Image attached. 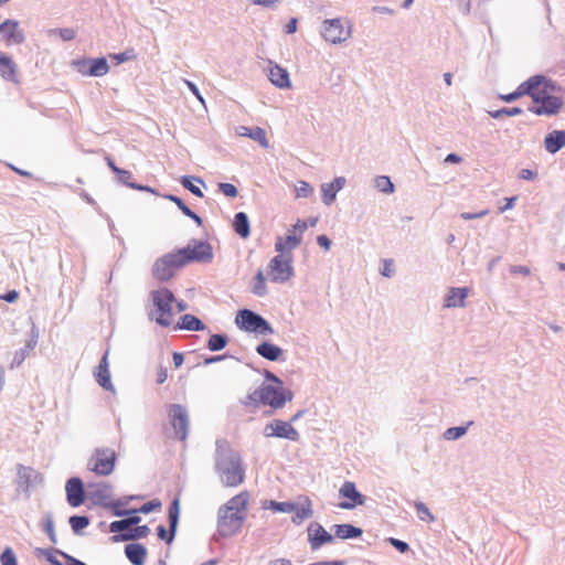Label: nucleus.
Instances as JSON below:
<instances>
[{"instance_id": "obj_1", "label": "nucleus", "mask_w": 565, "mask_h": 565, "mask_svg": "<svg viewBox=\"0 0 565 565\" xmlns=\"http://www.w3.org/2000/svg\"><path fill=\"white\" fill-rule=\"evenodd\" d=\"M192 242L193 247L189 244L157 258L151 268L152 277L160 282H167L174 277L177 270L186 264L192 262L209 263L213 259V249L209 242L195 239Z\"/></svg>"}, {"instance_id": "obj_2", "label": "nucleus", "mask_w": 565, "mask_h": 565, "mask_svg": "<svg viewBox=\"0 0 565 565\" xmlns=\"http://www.w3.org/2000/svg\"><path fill=\"white\" fill-rule=\"evenodd\" d=\"M215 470L225 487H237L244 480L245 469L241 456L226 443H216Z\"/></svg>"}, {"instance_id": "obj_3", "label": "nucleus", "mask_w": 565, "mask_h": 565, "mask_svg": "<svg viewBox=\"0 0 565 565\" xmlns=\"http://www.w3.org/2000/svg\"><path fill=\"white\" fill-rule=\"evenodd\" d=\"M150 299L154 307V311L149 313L150 319L161 327H169L172 322V303L175 301L174 294L166 288H159L150 291Z\"/></svg>"}, {"instance_id": "obj_4", "label": "nucleus", "mask_w": 565, "mask_h": 565, "mask_svg": "<svg viewBox=\"0 0 565 565\" xmlns=\"http://www.w3.org/2000/svg\"><path fill=\"white\" fill-rule=\"evenodd\" d=\"M235 323L241 330L262 335L273 334L271 324L260 315L249 309H241L235 318Z\"/></svg>"}, {"instance_id": "obj_5", "label": "nucleus", "mask_w": 565, "mask_h": 565, "mask_svg": "<svg viewBox=\"0 0 565 565\" xmlns=\"http://www.w3.org/2000/svg\"><path fill=\"white\" fill-rule=\"evenodd\" d=\"M116 452L110 448H96L87 461V469L97 476H109L115 469Z\"/></svg>"}, {"instance_id": "obj_6", "label": "nucleus", "mask_w": 565, "mask_h": 565, "mask_svg": "<svg viewBox=\"0 0 565 565\" xmlns=\"http://www.w3.org/2000/svg\"><path fill=\"white\" fill-rule=\"evenodd\" d=\"M87 488L88 498L93 504L110 509L113 514L115 510H122L121 507L126 504L122 500L110 501L113 488L109 483H88Z\"/></svg>"}, {"instance_id": "obj_7", "label": "nucleus", "mask_w": 565, "mask_h": 565, "mask_svg": "<svg viewBox=\"0 0 565 565\" xmlns=\"http://www.w3.org/2000/svg\"><path fill=\"white\" fill-rule=\"evenodd\" d=\"M245 514L237 512L224 511L220 508L217 512V532L222 537H230L235 535L243 526Z\"/></svg>"}, {"instance_id": "obj_8", "label": "nucleus", "mask_w": 565, "mask_h": 565, "mask_svg": "<svg viewBox=\"0 0 565 565\" xmlns=\"http://www.w3.org/2000/svg\"><path fill=\"white\" fill-rule=\"evenodd\" d=\"M292 255H277L269 262L268 275L273 282H286L294 275Z\"/></svg>"}, {"instance_id": "obj_9", "label": "nucleus", "mask_w": 565, "mask_h": 565, "mask_svg": "<svg viewBox=\"0 0 565 565\" xmlns=\"http://www.w3.org/2000/svg\"><path fill=\"white\" fill-rule=\"evenodd\" d=\"M72 65L83 76L102 77L109 72L106 57H83L74 60Z\"/></svg>"}, {"instance_id": "obj_10", "label": "nucleus", "mask_w": 565, "mask_h": 565, "mask_svg": "<svg viewBox=\"0 0 565 565\" xmlns=\"http://www.w3.org/2000/svg\"><path fill=\"white\" fill-rule=\"evenodd\" d=\"M168 416L175 437L180 440H185L190 426L186 408L181 404H171L168 409Z\"/></svg>"}, {"instance_id": "obj_11", "label": "nucleus", "mask_w": 565, "mask_h": 565, "mask_svg": "<svg viewBox=\"0 0 565 565\" xmlns=\"http://www.w3.org/2000/svg\"><path fill=\"white\" fill-rule=\"evenodd\" d=\"M322 36L326 41L332 44H340L351 36V29L343 28L342 21L339 18L327 19L322 23Z\"/></svg>"}, {"instance_id": "obj_12", "label": "nucleus", "mask_w": 565, "mask_h": 565, "mask_svg": "<svg viewBox=\"0 0 565 565\" xmlns=\"http://www.w3.org/2000/svg\"><path fill=\"white\" fill-rule=\"evenodd\" d=\"M180 516V501L174 498L168 510L169 531L163 525L157 527V535L161 541L171 544L175 537Z\"/></svg>"}, {"instance_id": "obj_13", "label": "nucleus", "mask_w": 565, "mask_h": 565, "mask_svg": "<svg viewBox=\"0 0 565 565\" xmlns=\"http://www.w3.org/2000/svg\"><path fill=\"white\" fill-rule=\"evenodd\" d=\"M263 434L265 437L284 438L291 441L299 440V433L294 426L281 419H274L265 425Z\"/></svg>"}, {"instance_id": "obj_14", "label": "nucleus", "mask_w": 565, "mask_h": 565, "mask_svg": "<svg viewBox=\"0 0 565 565\" xmlns=\"http://www.w3.org/2000/svg\"><path fill=\"white\" fill-rule=\"evenodd\" d=\"M308 543L312 551L319 550L324 544H330L334 541V536L330 534L320 523L311 522L307 526Z\"/></svg>"}, {"instance_id": "obj_15", "label": "nucleus", "mask_w": 565, "mask_h": 565, "mask_svg": "<svg viewBox=\"0 0 565 565\" xmlns=\"http://www.w3.org/2000/svg\"><path fill=\"white\" fill-rule=\"evenodd\" d=\"M66 499L71 507L77 508L85 501V488L83 480L79 477H72L65 484Z\"/></svg>"}, {"instance_id": "obj_16", "label": "nucleus", "mask_w": 565, "mask_h": 565, "mask_svg": "<svg viewBox=\"0 0 565 565\" xmlns=\"http://www.w3.org/2000/svg\"><path fill=\"white\" fill-rule=\"evenodd\" d=\"M340 495L347 498L349 501H342L339 507L345 510H352L356 505H363L365 503V497L356 490L354 482L345 481L340 490Z\"/></svg>"}, {"instance_id": "obj_17", "label": "nucleus", "mask_w": 565, "mask_h": 565, "mask_svg": "<svg viewBox=\"0 0 565 565\" xmlns=\"http://www.w3.org/2000/svg\"><path fill=\"white\" fill-rule=\"evenodd\" d=\"M0 34L8 44H22L25 41L24 32L19 28V21L7 19L0 24Z\"/></svg>"}, {"instance_id": "obj_18", "label": "nucleus", "mask_w": 565, "mask_h": 565, "mask_svg": "<svg viewBox=\"0 0 565 565\" xmlns=\"http://www.w3.org/2000/svg\"><path fill=\"white\" fill-rule=\"evenodd\" d=\"M564 102L561 97L552 95L540 105H533L529 107V111L537 116H554L559 113Z\"/></svg>"}, {"instance_id": "obj_19", "label": "nucleus", "mask_w": 565, "mask_h": 565, "mask_svg": "<svg viewBox=\"0 0 565 565\" xmlns=\"http://www.w3.org/2000/svg\"><path fill=\"white\" fill-rule=\"evenodd\" d=\"M18 488L29 492L38 482L42 480L41 475L31 467L18 465Z\"/></svg>"}, {"instance_id": "obj_20", "label": "nucleus", "mask_w": 565, "mask_h": 565, "mask_svg": "<svg viewBox=\"0 0 565 565\" xmlns=\"http://www.w3.org/2000/svg\"><path fill=\"white\" fill-rule=\"evenodd\" d=\"M109 350H106L103 354L97 370L95 372L96 382L106 391L115 392V387L110 380L109 363H108Z\"/></svg>"}, {"instance_id": "obj_21", "label": "nucleus", "mask_w": 565, "mask_h": 565, "mask_svg": "<svg viewBox=\"0 0 565 565\" xmlns=\"http://www.w3.org/2000/svg\"><path fill=\"white\" fill-rule=\"evenodd\" d=\"M267 76L270 83L280 89L289 88L291 86L288 71L277 64H273L271 62L269 63Z\"/></svg>"}, {"instance_id": "obj_22", "label": "nucleus", "mask_w": 565, "mask_h": 565, "mask_svg": "<svg viewBox=\"0 0 565 565\" xmlns=\"http://www.w3.org/2000/svg\"><path fill=\"white\" fill-rule=\"evenodd\" d=\"M270 388L273 393L268 394L266 405L273 408H281L286 402H290L294 397V393L290 390H285L280 385H270Z\"/></svg>"}, {"instance_id": "obj_23", "label": "nucleus", "mask_w": 565, "mask_h": 565, "mask_svg": "<svg viewBox=\"0 0 565 565\" xmlns=\"http://www.w3.org/2000/svg\"><path fill=\"white\" fill-rule=\"evenodd\" d=\"M345 184L344 177H337L332 182L321 184L322 202L331 205L337 198V193L342 190Z\"/></svg>"}, {"instance_id": "obj_24", "label": "nucleus", "mask_w": 565, "mask_h": 565, "mask_svg": "<svg viewBox=\"0 0 565 565\" xmlns=\"http://www.w3.org/2000/svg\"><path fill=\"white\" fill-rule=\"evenodd\" d=\"M468 297V288L451 287L445 296L444 307L445 308H462L465 307V300Z\"/></svg>"}, {"instance_id": "obj_25", "label": "nucleus", "mask_w": 565, "mask_h": 565, "mask_svg": "<svg viewBox=\"0 0 565 565\" xmlns=\"http://www.w3.org/2000/svg\"><path fill=\"white\" fill-rule=\"evenodd\" d=\"M544 147L548 153H556L565 147V130H553L544 138Z\"/></svg>"}, {"instance_id": "obj_26", "label": "nucleus", "mask_w": 565, "mask_h": 565, "mask_svg": "<svg viewBox=\"0 0 565 565\" xmlns=\"http://www.w3.org/2000/svg\"><path fill=\"white\" fill-rule=\"evenodd\" d=\"M125 555L132 565H145L147 548L140 543H129L125 546Z\"/></svg>"}, {"instance_id": "obj_27", "label": "nucleus", "mask_w": 565, "mask_h": 565, "mask_svg": "<svg viewBox=\"0 0 565 565\" xmlns=\"http://www.w3.org/2000/svg\"><path fill=\"white\" fill-rule=\"evenodd\" d=\"M256 353L268 361L276 362L280 360L284 351L269 341H263L256 347Z\"/></svg>"}, {"instance_id": "obj_28", "label": "nucleus", "mask_w": 565, "mask_h": 565, "mask_svg": "<svg viewBox=\"0 0 565 565\" xmlns=\"http://www.w3.org/2000/svg\"><path fill=\"white\" fill-rule=\"evenodd\" d=\"M150 533V529L148 525H136L135 527H128L122 534L114 535V542H127V541H136L139 539L147 537Z\"/></svg>"}, {"instance_id": "obj_29", "label": "nucleus", "mask_w": 565, "mask_h": 565, "mask_svg": "<svg viewBox=\"0 0 565 565\" xmlns=\"http://www.w3.org/2000/svg\"><path fill=\"white\" fill-rule=\"evenodd\" d=\"M237 134L242 137H248L254 141H257L264 149L269 147L266 131L260 127L248 128L246 126L237 127Z\"/></svg>"}, {"instance_id": "obj_30", "label": "nucleus", "mask_w": 565, "mask_h": 565, "mask_svg": "<svg viewBox=\"0 0 565 565\" xmlns=\"http://www.w3.org/2000/svg\"><path fill=\"white\" fill-rule=\"evenodd\" d=\"M269 393H273L270 385L263 384L259 388L247 394L246 397L242 401V404L244 406H252L258 404L266 405L267 396Z\"/></svg>"}, {"instance_id": "obj_31", "label": "nucleus", "mask_w": 565, "mask_h": 565, "mask_svg": "<svg viewBox=\"0 0 565 565\" xmlns=\"http://www.w3.org/2000/svg\"><path fill=\"white\" fill-rule=\"evenodd\" d=\"M249 495L247 492H241L237 495L230 499L221 508L224 511L237 512L238 514H245Z\"/></svg>"}, {"instance_id": "obj_32", "label": "nucleus", "mask_w": 565, "mask_h": 565, "mask_svg": "<svg viewBox=\"0 0 565 565\" xmlns=\"http://www.w3.org/2000/svg\"><path fill=\"white\" fill-rule=\"evenodd\" d=\"M174 329L188 330V331H204L206 326L194 315H183Z\"/></svg>"}, {"instance_id": "obj_33", "label": "nucleus", "mask_w": 565, "mask_h": 565, "mask_svg": "<svg viewBox=\"0 0 565 565\" xmlns=\"http://www.w3.org/2000/svg\"><path fill=\"white\" fill-rule=\"evenodd\" d=\"M334 536L341 540L358 539L362 535L363 530L353 524L343 523L333 525Z\"/></svg>"}, {"instance_id": "obj_34", "label": "nucleus", "mask_w": 565, "mask_h": 565, "mask_svg": "<svg viewBox=\"0 0 565 565\" xmlns=\"http://www.w3.org/2000/svg\"><path fill=\"white\" fill-rule=\"evenodd\" d=\"M0 76L14 84H19V79L17 76V64L13 60L6 54L0 62Z\"/></svg>"}, {"instance_id": "obj_35", "label": "nucleus", "mask_w": 565, "mask_h": 565, "mask_svg": "<svg viewBox=\"0 0 565 565\" xmlns=\"http://www.w3.org/2000/svg\"><path fill=\"white\" fill-rule=\"evenodd\" d=\"M234 232L242 238H247L250 234L249 220L245 212H237L233 221Z\"/></svg>"}, {"instance_id": "obj_36", "label": "nucleus", "mask_w": 565, "mask_h": 565, "mask_svg": "<svg viewBox=\"0 0 565 565\" xmlns=\"http://www.w3.org/2000/svg\"><path fill=\"white\" fill-rule=\"evenodd\" d=\"M161 507V501L158 499H153L151 501H148L143 503L139 509H128V510H115L114 515L115 516H125L129 514H136V513H143L148 514Z\"/></svg>"}, {"instance_id": "obj_37", "label": "nucleus", "mask_w": 565, "mask_h": 565, "mask_svg": "<svg viewBox=\"0 0 565 565\" xmlns=\"http://www.w3.org/2000/svg\"><path fill=\"white\" fill-rule=\"evenodd\" d=\"M292 512H295V514L291 518V522L296 525H300L303 520H307L313 515L311 501L306 499V502L301 505L297 504V509H295Z\"/></svg>"}, {"instance_id": "obj_38", "label": "nucleus", "mask_w": 565, "mask_h": 565, "mask_svg": "<svg viewBox=\"0 0 565 565\" xmlns=\"http://www.w3.org/2000/svg\"><path fill=\"white\" fill-rule=\"evenodd\" d=\"M194 181L205 185L204 181L199 177L183 175L180 179V183L182 184V186L184 189H186L188 191H190L193 195H195L198 198H203L204 194H203L202 190L198 185L194 184Z\"/></svg>"}, {"instance_id": "obj_39", "label": "nucleus", "mask_w": 565, "mask_h": 565, "mask_svg": "<svg viewBox=\"0 0 565 565\" xmlns=\"http://www.w3.org/2000/svg\"><path fill=\"white\" fill-rule=\"evenodd\" d=\"M532 93H536L543 85L546 88L555 89L556 85L553 81L547 79L544 75H534L525 81Z\"/></svg>"}, {"instance_id": "obj_40", "label": "nucleus", "mask_w": 565, "mask_h": 565, "mask_svg": "<svg viewBox=\"0 0 565 565\" xmlns=\"http://www.w3.org/2000/svg\"><path fill=\"white\" fill-rule=\"evenodd\" d=\"M228 341L230 339L226 334L215 333L210 337L206 348L212 352H217L223 350L227 345Z\"/></svg>"}, {"instance_id": "obj_41", "label": "nucleus", "mask_w": 565, "mask_h": 565, "mask_svg": "<svg viewBox=\"0 0 565 565\" xmlns=\"http://www.w3.org/2000/svg\"><path fill=\"white\" fill-rule=\"evenodd\" d=\"M41 525H42V530L46 533V535L49 536L50 541L53 544H56L57 543V537H56V533H55V529H54V520H53L52 513L46 512L43 515Z\"/></svg>"}, {"instance_id": "obj_42", "label": "nucleus", "mask_w": 565, "mask_h": 565, "mask_svg": "<svg viewBox=\"0 0 565 565\" xmlns=\"http://www.w3.org/2000/svg\"><path fill=\"white\" fill-rule=\"evenodd\" d=\"M71 529L75 535H79L82 531L89 525V518L86 515H72L68 519Z\"/></svg>"}, {"instance_id": "obj_43", "label": "nucleus", "mask_w": 565, "mask_h": 565, "mask_svg": "<svg viewBox=\"0 0 565 565\" xmlns=\"http://www.w3.org/2000/svg\"><path fill=\"white\" fill-rule=\"evenodd\" d=\"M374 186L377 191L385 193V194H392L395 190L393 182L391 181L390 177H387V175L376 177L374 179Z\"/></svg>"}, {"instance_id": "obj_44", "label": "nucleus", "mask_w": 565, "mask_h": 565, "mask_svg": "<svg viewBox=\"0 0 565 565\" xmlns=\"http://www.w3.org/2000/svg\"><path fill=\"white\" fill-rule=\"evenodd\" d=\"M265 276L262 269L257 271V274L254 277V285L252 288V291L254 295L258 297H263L267 294V286L265 282Z\"/></svg>"}, {"instance_id": "obj_45", "label": "nucleus", "mask_w": 565, "mask_h": 565, "mask_svg": "<svg viewBox=\"0 0 565 565\" xmlns=\"http://www.w3.org/2000/svg\"><path fill=\"white\" fill-rule=\"evenodd\" d=\"M472 424V422H469L467 426H455L447 428L444 431V438L446 440H457L461 438L463 435H466L468 427Z\"/></svg>"}, {"instance_id": "obj_46", "label": "nucleus", "mask_w": 565, "mask_h": 565, "mask_svg": "<svg viewBox=\"0 0 565 565\" xmlns=\"http://www.w3.org/2000/svg\"><path fill=\"white\" fill-rule=\"evenodd\" d=\"M35 344H36V340L32 339L26 343V345L24 348L17 351L13 356L11 367L21 365V363L25 360L28 352L33 350Z\"/></svg>"}, {"instance_id": "obj_47", "label": "nucleus", "mask_w": 565, "mask_h": 565, "mask_svg": "<svg viewBox=\"0 0 565 565\" xmlns=\"http://www.w3.org/2000/svg\"><path fill=\"white\" fill-rule=\"evenodd\" d=\"M47 35H58L63 41H72L76 38V31L73 28L50 29Z\"/></svg>"}, {"instance_id": "obj_48", "label": "nucleus", "mask_w": 565, "mask_h": 565, "mask_svg": "<svg viewBox=\"0 0 565 565\" xmlns=\"http://www.w3.org/2000/svg\"><path fill=\"white\" fill-rule=\"evenodd\" d=\"M56 548H35V555L36 556H43L51 565H64L61 561H58L55 556Z\"/></svg>"}, {"instance_id": "obj_49", "label": "nucleus", "mask_w": 565, "mask_h": 565, "mask_svg": "<svg viewBox=\"0 0 565 565\" xmlns=\"http://www.w3.org/2000/svg\"><path fill=\"white\" fill-rule=\"evenodd\" d=\"M521 114H523V109L520 107H511V108L503 107V108L494 110V111H489V115L494 119H499L502 116H518Z\"/></svg>"}, {"instance_id": "obj_50", "label": "nucleus", "mask_w": 565, "mask_h": 565, "mask_svg": "<svg viewBox=\"0 0 565 565\" xmlns=\"http://www.w3.org/2000/svg\"><path fill=\"white\" fill-rule=\"evenodd\" d=\"M270 509L276 512L290 513L297 509V503L270 501Z\"/></svg>"}, {"instance_id": "obj_51", "label": "nucleus", "mask_w": 565, "mask_h": 565, "mask_svg": "<svg viewBox=\"0 0 565 565\" xmlns=\"http://www.w3.org/2000/svg\"><path fill=\"white\" fill-rule=\"evenodd\" d=\"M415 509L417 511L418 518L422 521H429L433 522L435 520L434 515L427 508V505L423 502H415Z\"/></svg>"}, {"instance_id": "obj_52", "label": "nucleus", "mask_w": 565, "mask_h": 565, "mask_svg": "<svg viewBox=\"0 0 565 565\" xmlns=\"http://www.w3.org/2000/svg\"><path fill=\"white\" fill-rule=\"evenodd\" d=\"M1 565H18L17 556L11 547H6L0 555Z\"/></svg>"}, {"instance_id": "obj_53", "label": "nucleus", "mask_w": 565, "mask_h": 565, "mask_svg": "<svg viewBox=\"0 0 565 565\" xmlns=\"http://www.w3.org/2000/svg\"><path fill=\"white\" fill-rule=\"evenodd\" d=\"M312 192V186L303 180L298 181L296 185V196L297 198H308Z\"/></svg>"}, {"instance_id": "obj_54", "label": "nucleus", "mask_w": 565, "mask_h": 565, "mask_svg": "<svg viewBox=\"0 0 565 565\" xmlns=\"http://www.w3.org/2000/svg\"><path fill=\"white\" fill-rule=\"evenodd\" d=\"M554 89L546 88L545 85H543L536 93L533 94L532 100L534 104L540 105L543 103L546 97H551L552 95L550 92H553Z\"/></svg>"}, {"instance_id": "obj_55", "label": "nucleus", "mask_w": 565, "mask_h": 565, "mask_svg": "<svg viewBox=\"0 0 565 565\" xmlns=\"http://www.w3.org/2000/svg\"><path fill=\"white\" fill-rule=\"evenodd\" d=\"M218 190L228 198H236L238 194L237 188L232 183H218Z\"/></svg>"}, {"instance_id": "obj_56", "label": "nucleus", "mask_w": 565, "mask_h": 565, "mask_svg": "<svg viewBox=\"0 0 565 565\" xmlns=\"http://www.w3.org/2000/svg\"><path fill=\"white\" fill-rule=\"evenodd\" d=\"M109 531L111 533H114V535L122 534L126 531H128V525H127L126 522H124V519L122 520H118V521H113L109 524Z\"/></svg>"}, {"instance_id": "obj_57", "label": "nucleus", "mask_w": 565, "mask_h": 565, "mask_svg": "<svg viewBox=\"0 0 565 565\" xmlns=\"http://www.w3.org/2000/svg\"><path fill=\"white\" fill-rule=\"evenodd\" d=\"M387 542L396 548L399 553H406L409 551V545L407 542L395 539V537H388Z\"/></svg>"}, {"instance_id": "obj_58", "label": "nucleus", "mask_w": 565, "mask_h": 565, "mask_svg": "<svg viewBox=\"0 0 565 565\" xmlns=\"http://www.w3.org/2000/svg\"><path fill=\"white\" fill-rule=\"evenodd\" d=\"M163 198L170 202H173L183 214H185V212L190 209L181 198L174 194H164Z\"/></svg>"}, {"instance_id": "obj_59", "label": "nucleus", "mask_w": 565, "mask_h": 565, "mask_svg": "<svg viewBox=\"0 0 565 565\" xmlns=\"http://www.w3.org/2000/svg\"><path fill=\"white\" fill-rule=\"evenodd\" d=\"M381 275L384 277H392L395 273L394 265L392 259H384L382 263V267L380 270Z\"/></svg>"}, {"instance_id": "obj_60", "label": "nucleus", "mask_w": 565, "mask_h": 565, "mask_svg": "<svg viewBox=\"0 0 565 565\" xmlns=\"http://www.w3.org/2000/svg\"><path fill=\"white\" fill-rule=\"evenodd\" d=\"M288 250L291 252L295 249L298 245L301 243V237L297 236L295 234H289L286 236V239L284 241Z\"/></svg>"}, {"instance_id": "obj_61", "label": "nucleus", "mask_w": 565, "mask_h": 565, "mask_svg": "<svg viewBox=\"0 0 565 565\" xmlns=\"http://www.w3.org/2000/svg\"><path fill=\"white\" fill-rule=\"evenodd\" d=\"M55 551H56L57 555H61L66 561L67 565H86L81 559H78L61 550H55Z\"/></svg>"}, {"instance_id": "obj_62", "label": "nucleus", "mask_w": 565, "mask_h": 565, "mask_svg": "<svg viewBox=\"0 0 565 565\" xmlns=\"http://www.w3.org/2000/svg\"><path fill=\"white\" fill-rule=\"evenodd\" d=\"M117 175V180L118 182H120L121 184L126 185L129 188V184H131L132 182H130L129 180L131 179V172L128 171V170H124L121 169L120 172Z\"/></svg>"}, {"instance_id": "obj_63", "label": "nucleus", "mask_w": 565, "mask_h": 565, "mask_svg": "<svg viewBox=\"0 0 565 565\" xmlns=\"http://www.w3.org/2000/svg\"><path fill=\"white\" fill-rule=\"evenodd\" d=\"M510 273L529 276L531 274V269L527 266H523V265H512V266H510Z\"/></svg>"}, {"instance_id": "obj_64", "label": "nucleus", "mask_w": 565, "mask_h": 565, "mask_svg": "<svg viewBox=\"0 0 565 565\" xmlns=\"http://www.w3.org/2000/svg\"><path fill=\"white\" fill-rule=\"evenodd\" d=\"M317 243L324 250H329L330 247H331V244H332L331 239L327 235H324V234H321V235L317 236Z\"/></svg>"}]
</instances>
